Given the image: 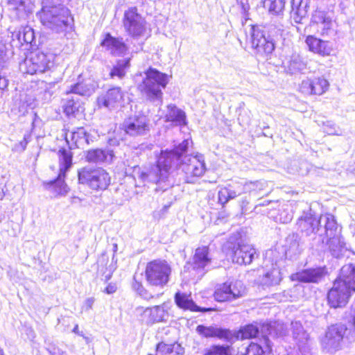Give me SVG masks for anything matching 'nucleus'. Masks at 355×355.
Returning <instances> with one entry per match:
<instances>
[{
  "label": "nucleus",
  "mask_w": 355,
  "mask_h": 355,
  "mask_svg": "<svg viewBox=\"0 0 355 355\" xmlns=\"http://www.w3.org/2000/svg\"><path fill=\"white\" fill-rule=\"evenodd\" d=\"M78 181L94 190H105L110 184V176L103 168L85 166L78 171Z\"/></svg>",
  "instance_id": "nucleus-6"
},
{
  "label": "nucleus",
  "mask_w": 355,
  "mask_h": 355,
  "mask_svg": "<svg viewBox=\"0 0 355 355\" xmlns=\"http://www.w3.org/2000/svg\"><path fill=\"white\" fill-rule=\"evenodd\" d=\"M150 311L153 323L165 320L166 317L168 315L164 304L150 307Z\"/></svg>",
  "instance_id": "nucleus-47"
},
{
  "label": "nucleus",
  "mask_w": 355,
  "mask_h": 355,
  "mask_svg": "<svg viewBox=\"0 0 355 355\" xmlns=\"http://www.w3.org/2000/svg\"><path fill=\"white\" fill-rule=\"evenodd\" d=\"M309 0H292L291 15L295 23H301L307 16Z\"/></svg>",
  "instance_id": "nucleus-29"
},
{
  "label": "nucleus",
  "mask_w": 355,
  "mask_h": 355,
  "mask_svg": "<svg viewBox=\"0 0 355 355\" xmlns=\"http://www.w3.org/2000/svg\"><path fill=\"white\" fill-rule=\"evenodd\" d=\"M242 187V184L237 183L235 185H230L227 187L229 200L235 198L242 193H244Z\"/></svg>",
  "instance_id": "nucleus-50"
},
{
  "label": "nucleus",
  "mask_w": 355,
  "mask_h": 355,
  "mask_svg": "<svg viewBox=\"0 0 355 355\" xmlns=\"http://www.w3.org/2000/svg\"><path fill=\"white\" fill-rule=\"evenodd\" d=\"M31 140V135L27 133L25 134L23 140L15 144L12 148V150L16 153H21L25 150L26 146Z\"/></svg>",
  "instance_id": "nucleus-52"
},
{
  "label": "nucleus",
  "mask_w": 355,
  "mask_h": 355,
  "mask_svg": "<svg viewBox=\"0 0 355 355\" xmlns=\"http://www.w3.org/2000/svg\"><path fill=\"white\" fill-rule=\"evenodd\" d=\"M35 106V98L30 94L21 96L20 105L19 110L20 112L25 113L28 109H33Z\"/></svg>",
  "instance_id": "nucleus-46"
},
{
  "label": "nucleus",
  "mask_w": 355,
  "mask_h": 355,
  "mask_svg": "<svg viewBox=\"0 0 355 355\" xmlns=\"http://www.w3.org/2000/svg\"><path fill=\"white\" fill-rule=\"evenodd\" d=\"M123 23L127 33L133 38L139 39L150 35V30L147 26L146 20L137 12L135 7L125 12Z\"/></svg>",
  "instance_id": "nucleus-7"
},
{
  "label": "nucleus",
  "mask_w": 355,
  "mask_h": 355,
  "mask_svg": "<svg viewBox=\"0 0 355 355\" xmlns=\"http://www.w3.org/2000/svg\"><path fill=\"white\" fill-rule=\"evenodd\" d=\"M293 338L295 340L302 355H311V340L309 334L304 329L300 321L291 324Z\"/></svg>",
  "instance_id": "nucleus-18"
},
{
  "label": "nucleus",
  "mask_w": 355,
  "mask_h": 355,
  "mask_svg": "<svg viewBox=\"0 0 355 355\" xmlns=\"http://www.w3.org/2000/svg\"><path fill=\"white\" fill-rule=\"evenodd\" d=\"M121 128L130 136H142L150 131L149 121L145 115H135L126 119Z\"/></svg>",
  "instance_id": "nucleus-15"
},
{
  "label": "nucleus",
  "mask_w": 355,
  "mask_h": 355,
  "mask_svg": "<svg viewBox=\"0 0 355 355\" xmlns=\"http://www.w3.org/2000/svg\"><path fill=\"white\" fill-rule=\"evenodd\" d=\"M114 157V153L110 149H92L87 151L85 159L86 161L90 163L110 164L112 162Z\"/></svg>",
  "instance_id": "nucleus-23"
},
{
  "label": "nucleus",
  "mask_w": 355,
  "mask_h": 355,
  "mask_svg": "<svg viewBox=\"0 0 355 355\" xmlns=\"http://www.w3.org/2000/svg\"><path fill=\"white\" fill-rule=\"evenodd\" d=\"M324 274V270L322 268H309L293 274L291 279L293 281L305 283H317L322 279Z\"/></svg>",
  "instance_id": "nucleus-22"
},
{
  "label": "nucleus",
  "mask_w": 355,
  "mask_h": 355,
  "mask_svg": "<svg viewBox=\"0 0 355 355\" xmlns=\"http://www.w3.org/2000/svg\"><path fill=\"white\" fill-rule=\"evenodd\" d=\"M57 55L49 51L31 52L20 63L19 69L23 73L35 74L43 73L53 67Z\"/></svg>",
  "instance_id": "nucleus-5"
},
{
  "label": "nucleus",
  "mask_w": 355,
  "mask_h": 355,
  "mask_svg": "<svg viewBox=\"0 0 355 355\" xmlns=\"http://www.w3.org/2000/svg\"><path fill=\"white\" fill-rule=\"evenodd\" d=\"M282 279L279 268L276 263H272L270 266L266 263H264L263 275L259 279L261 285L266 287L276 286Z\"/></svg>",
  "instance_id": "nucleus-20"
},
{
  "label": "nucleus",
  "mask_w": 355,
  "mask_h": 355,
  "mask_svg": "<svg viewBox=\"0 0 355 355\" xmlns=\"http://www.w3.org/2000/svg\"><path fill=\"white\" fill-rule=\"evenodd\" d=\"M336 280L349 287V290L352 292H355V265L349 264L343 266Z\"/></svg>",
  "instance_id": "nucleus-30"
},
{
  "label": "nucleus",
  "mask_w": 355,
  "mask_h": 355,
  "mask_svg": "<svg viewBox=\"0 0 355 355\" xmlns=\"http://www.w3.org/2000/svg\"><path fill=\"white\" fill-rule=\"evenodd\" d=\"M12 42L15 43L17 40L16 45H23L24 44H31L35 42V33L31 26H25L21 28L17 32L12 33Z\"/></svg>",
  "instance_id": "nucleus-33"
},
{
  "label": "nucleus",
  "mask_w": 355,
  "mask_h": 355,
  "mask_svg": "<svg viewBox=\"0 0 355 355\" xmlns=\"http://www.w3.org/2000/svg\"><path fill=\"white\" fill-rule=\"evenodd\" d=\"M59 157V174L56 180L48 183L49 187L52 188L59 195H65L69 191V188L64 181L65 173L71 167L72 153L70 150L61 149L58 151Z\"/></svg>",
  "instance_id": "nucleus-11"
},
{
  "label": "nucleus",
  "mask_w": 355,
  "mask_h": 355,
  "mask_svg": "<svg viewBox=\"0 0 355 355\" xmlns=\"http://www.w3.org/2000/svg\"><path fill=\"white\" fill-rule=\"evenodd\" d=\"M123 98V94L120 87H114L109 89L107 93L98 98L99 106L107 108H113L120 102Z\"/></svg>",
  "instance_id": "nucleus-28"
},
{
  "label": "nucleus",
  "mask_w": 355,
  "mask_h": 355,
  "mask_svg": "<svg viewBox=\"0 0 355 355\" xmlns=\"http://www.w3.org/2000/svg\"><path fill=\"white\" fill-rule=\"evenodd\" d=\"M324 131L328 134V135H338V131L336 130L335 127H334V125L333 124L331 126H330L329 128H325Z\"/></svg>",
  "instance_id": "nucleus-62"
},
{
  "label": "nucleus",
  "mask_w": 355,
  "mask_h": 355,
  "mask_svg": "<svg viewBox=\"0 0 355 355\" xmlns=\"http://www.w3.org/2000/svg\"><path fill=\"white\" fill-rule=\"evenodd\" d=\"M66 141L70 146L75 148H84L89 144L88 135L83 128H78L76 131L68 132L66 133Z\"/></svg>",
  "instance_id": "nucleus-26"
},
{
  "label": "nucleus",
  "mask_w": 355,
  "mask_h": 355,
  "mask_svg": "<svg viewBox=\"0 0 355 355\" xmlns=\"http://www.w3.org/2000/svg\"><path fill=\"white\" fill-rule=\"evenodd\" d=\"M351 293L349 287L336 279L327 295L328 303L333 308L343 307L348 302Z\"/></svg>",
  "instance_id": "nucleus-16"
},
{
  "label": "nucleus",
  "mask_w": 355,
  "mask_h": 355,
  "mask_svg": "<svg viewBox=\"0 0 355 355\" xmlns=\"http://www.w3.org/2000/svg\"><path fill=\"white\" fill-rule=\"evenodd\" d=\"M132 288L137 291L138 293L145 299H149L151 297L148 296L147 291L144 289L141 282L137 281L135 277H134L132 282Z\"/></svg>",
  "instance_id": "nucleus-53"
},
{
  "label": "nucleus",
  "mask_w": 355,
  "mask_h": 355,
  "mask_svg": "<svg viewBox=\"0 0 355 355\" xmlns=\"http://www.w3.org/2000/svg\"><path fill=\"white\" fill-rule=\"evenodd\" d=\"M136 311L137 314L140 315L141 320L147 324H153L150 308L148 307L144 309V307H138Z\"/></svg>",
  "instance_id": "nucleus-49"
},
{
  "label": "nucleus",
  "mask_w": 355,
  "mask_h": 355,
  "mask_svg": "<svg viewBox=\"0 0 355 355\" xmlns=\"http://www.w3.org/2000/svg\"><path fill=\"white\" fill-rule=\"evenodd\" d=\"M336 239L337 241L335 242L333 236L327 239L326 244L328 245L331 254L335 257H339L343 254L345 250V243L341 240L340 235L336 236Z\"/></svg>",
  "instance_id": "nucleus-42"
},
{
  "label": "nucleus",
  "mask_w": 355,
  "mask_h": 355,
  "mask_svg": "<svg viewBox=\"0 0 355 355\" xmlns=\"http://www.w3.org/2000/svg\"><path fill=\"white\" fill-rule=\"evenodd\" d=\"M169 81V76L156 69L149 67L145 71V78L139 89L150 101H162V92Z\"/></svg>",
  "instance_id": "nucleus-3"
},
{
  "label": "nucleus",
  "mask_w": 355,
  "mask_h": 355,
  "mask_svg": "<svg viewBox=\"0 0 355 355\" xmlns=\"http://www.w3.org/2000/svg\"><path fill=\"white\" fill-rule=\"evenodd\" d=\"M245 295V287L239 280L226 282L217 286L214 298L218 302L232 301Z\"/></svg>",
  "instance_id": "nucleus-13"
},
{
  "label": "nucleus",
  "mask_w": 355,
  "mask_h": 355,
  "mask_svg": "<svg viewBox=\"0 0 355 355\" xmlns=\"http://www.w3.org/2000/svg\"><path fill=\"white\" fill-rule=\"evenodd\" d=\"M171 268L165 260H154L149 262L145 270L146 279L153 286L163 287L169 281Z\"/></svg>",
  "instance_id": "nucleus-9"
},
{
  "label": "nucleus",
  "mask_w": 355,
  "mask_h": 355,
  "mask_svg": "<svg viewBox=\"0 0 355 355\" xmlns=\"http://www.w3.org/2000/svg\"><path fill=\"white\" fill-rule=\"evenodd\" d=\"M6 44L0 41V67L3 65V64L6 60Z\"/></svg>",
  "instance_id": "nucleus-57"
},
{
  "label": "nucleus",
  "mask_w": 355,
  "mask_h": 355,
  "mask_svg": "<svg viewBox=\"0 0 355 355\" xmlns=\"http://www.w3.org/2000/svg\"><path fill=\"white\" fill-rule=\"evenodd\" d=\"M218 202L223 205H224L229 201L228 192L227 190V187L222 188L218 191Z\"/></svg>",
  "instance_id": "nucleus-56"
},
{
  "label": "nucleus",
  "mask_w": 355,
  "mask_h": 355,
  "mask_svg": "<svg viewBox=\"0 0 355 355\" xmlns=\"http://www.w3.org/2000/svg\"><path fill=\"white\" fill-rule=\"evenodd\" d=\"M111 53L120 55L127 51V46L121 39L115 38L110 34H107L101 43Z\"/></svg>",
  "instance_id": "nucleus-32"
},
{
  "label": "nucleus",
  "mask_w": 355,
  "mask_h": 355,
  "mask_svg": "<svg viewBox=\"0 0 355 355\" xmlns=\"http://www.w3.org/2000/svg\"><path fill=\"white\" fill-rule=\"evenodd\" d=\"M212 257L207 246L198 248L193 256L192 261L184 268L191 272L194 277H202L211 268Z\"/></svg>",
  "instance_id": "nucleus-10"
},
{
  "label": "nucleus",
  "mask_w": 355,
  "mask_h": 355,
  "mask_svg": "<svg viewBox=\"0 0 355 355\" xmlns=\"http://www.w3.org/2000/svg\"><path fill=\"white\" fill-rule=\"evenodd\" d=\"M47 350L51 355H64V352L53 345H49Z\"/></svg>",
  "instance_id": "nucleus-58"
},
{
  "label": "nucleus",
  "mask_w": 355,
  "mask_h": 355,
  "mask_svg": "<svg viewBox=\"0 0 355 355\" xmlns=\"http://www.w3.org/2000/svg\"><path fill=\"white\" fill-rule=\"evenodd\" d=\"M329 87L328 80L323 76L306 78L299 85V90L305 95H322Z\"/></svg>",
  "instance_id": "nucleus-17"
},
{
  "label": "nucleus",
  "mask_w": 355,
  "mask_h": 355,
  "mask_svg": "<svg viewBox=\"0 0 355 355\" xmlns=\"http://www.w3.org/2000/svg\"><path fill=\"white\" fill-rule=\"evenodd\" d=\"M203 355H231L229 346L212 345L204 350Z\"/></svg>",
  "instance_id": "nucleus-48"
},
{
  "label": "nucleus",
  "mask_w": 355,
  "mask_h": 355,
  "mask_svg": "<svg viewBox=\"0 0 355 355\" xmlns=\"http://www.w3.org/2000/svg\"><path fill=\"white\" fill-rule=\"evenodd\" d=\"M293 218V214L291 211H287L286 209H284L283 211L279 216V218L277 219L282 223H288L291 221Z\"/></svg>",
  "instance_id": "nucleus-55"
},
{
  "label": "nucleus",
  "mask_w": 355,
  "mask_h": 355,
  "mask_svg": "<svg viewBox=\"0 0 355 355\" xmlns=\"http://www.w3.org/2000/svg\"><path fill=\"white\" fill-rule=\"evenodd\" d=\"M284 67L290 74L305 73L309 69L306 60L298 54H293Z\"/></svg>",
  "instance_id": "nucleus-27"
},
{
  "label": "nucleus",
  "mask_w": 355,
  "mask_h": 355,
  "mask_svg": "<svg viewBox=\"0 0 355 355\" xmlns=\"http://www.w3.org/2000/svg\"><path fill=\"white\" fill-rule=\"evenodd\" d=\"M67 97L64 99L63 109L67 116L75 114L80 108V103L77 98L66 92Z\"/></svg>",
  "instance_id": "nucleus-41"
},
{
  "label": "nucleus",
  "mask_w": 355,
  "mask_h": 355,
  "mask_svg": "<svg viewBox=\"0 0 355 355\" xmlns=\"http://www.w3.org/2000/svg\"><path fill=\"white\" fill-rule=\"evenodd\" d=\"M73 332L78 334L79 336H83V332H80L78 330V325L76 324L74 328L73 329Z\"/></svg>",
  "instance_id": "nucleus-63"
},
{
  "label": "nucleus",
  "mask_w": 355,
  "mask_h": 355,
  "mask_svg": "<svg viewBox=\"0 0 355 355\" xmlns=\"http://www.w3.org/2000/svg\"><path fill=\"white\" fill-rule=\"evenodd\" d=\"M297 225L302 233L309 236L313 234H319L322 236L323 234L320 225V216L318 218L311 209L304 211L298 218Z\"/></svg>",
  "instance_id": "nucleus-14"
},
{
  "label": "nucleus",
  "mask_w": 355,
  "mask_h": 355,
  "mask_svg": "<svg viewBox=\"0 0 355 355\" xmlns=\"http://www.w3.org/2000/svg\"><path fill=\"white\" fill-rule=\"evenodd\" d=\"M180 164L178 170H181L182 173H184V182H192V178L200 177L205 171V164L202 155L182 156Z\"/></svg>",
  "instance_id": "nucleus-12"
},
{
  "label": "nucleus",
  "mask_w": 355,
  "mask_h": 355,
  "mask_svg": "<svg viewBox=\"0 0 355 355\" xmlns=\"http://www.w3.org/2000/svg\"><path fill=\"white\" fill-rule=\"evenodd\" d=\"M165 118L166 121L172 122L175 125H184L186 124L185 112L175 105H168Z\"/></svg>",
  "instance_id": "nucleus-36"
},
{
  "label": "nucleus",
  "mask_w": 355,
  "mask_h": 355,
  "mask_svg": "<svg viewBox=\"0 0 355 355\" xmlns=\"http://www.w3.org/2000/svg\"><path fill=\"white\" fill-rule=\"evenodd\" d=\"M8 81L5 77L0 76V90H3L8 86Z\"/></svg>",
  "instance_id": "nucleus-61"
},
{
  "label": "nucleus",
  "mask_w": 355,
  "mask_h": 355,
  "mask_svg": "<svg viewBox=\"0 0 355 355\" xmlns=\"http://www.w3.org/2000/svg\"><path fill=\"white\" fill-rule=\"evenodd\" d=\"M235 334L234 341L241 338L250 339L255 338L259 332V327L257 324H250L241 328L239 331H233Z\"/></svg>",
  "instance_id": "nucleus-40"
},
{
  "label": "nucleus",
  "mask_w": 355,
  "mask_h": 355,
  "mask_svg": "<svg viewBox=\"0 0 355 355\" xmlns=\"http://www.w3.org/2000/svg\"><path fill=\"white\" fill-rule=\"evenodd\" d=\"M175 302L178 307L184 310H189L196 312H207L214 309L209 308H200L197 306L191 297L190 295L178 292L175 295Z\"/></svg>",
  "instance_id": "nucleus-25"
},
{
  "label": "nucleus",
  "mask_w": 355,
  "mask_h": 355,
  "mask_svg": "<svg viewBox=\"0 0 355 355\" xmlns=\"http://www.w3.org/2000/svg\"><path fill=\"white\" fill-rule=\"evenodd\" d=\"M324 223V235L325 238L329 237L334 238V241H336V236L340 235V230L338 228V224L335 220V218L331 214H325L320 216V223Z\"/></svg>",
  "instance_id": "nucleus-34"
},
{
  "label": "nucleus",
  "mask_w": 355,
  "mask_h": 355,
  "mask_svg": "<svg viewBox=\"0 0 355 355\" xmlns=\"http://www.w3.org/2000/svg\"><path fill=\"white\" fill-rule=\"evenodd\" d=\"M311 20L313 23L318 24V30L321 35L330 36L334 34V22L324 11L316 10L312 15Z\"/></svg>",
  "instance_id": "nucleus-21"
},
{
  "label": "nucleus",
  "mask_w": 355,
  "mask_h": 355,
  "mask_svg": "<svg viewBox=\"0 0 355 355\" xmlns=\"http://www.w3.org/2000/svg\"><path fill=\"white\" fill-rule=\"evenodd\" d=\"M130 59L119 60L113 66L110 72V76L112 78H118L119 79L123 78L125 73L126 69L130 66Z\"/></svg>",
  "instance_id": "nucleus-43"
},
{
  "label": "nucleus",
  "mask_w": 355,
  "mask_h": 355,
  "mask_svg": "<svg viewBox=\"0 0 355 355\" xmlns=\"http://www.w3.org/2000/svg\"><path fill=\"white\" fill-rule=\"evenodd\" d=\"M109 261L108 256L106 254H102L98 259V271L102 273L106 281L109 280L116 269L115 263L112 262L107 266Z\"/></svg>",
  "instance_id": "nucleus-39"
},
{
  "label": "nucleus",
  "mask_w": 355,
  "mask_h": 355,
  "mask_svg": "<svg viewBox=\"0 0 355 355\" xmlns=\"http://www.w3.org/2000/svg\"><path fill=\"white\" fill-rule=\"evenodd\" d=\"M64 0H43L37 15L43 26L55 33L64 32L71 20L69 10L63 6Z\"/></svg>",
  "instance_id": "nucleus-2"
},
{
  "label": "nucleus",
  "mask_w": 355,
  "mask_h": 355,
  "mask_svg": "<svg viewBox=\"0 0 355 355\" xmlns=\"http://www.w3.org/2000/svg\"><path fill=\"white\" fill-rule=\"evenodd\" d=\"M95 90V85L90 80L78 82L70 87L66 92L71 95L90 96Z\"/></svg>",
  "instance_id": "nucleus-35"
},
{
  "label": "nucleus",
  "mask_w": 355,
  "mask_h": 355,
  "mask_svg": "<svg viewBox=\"0 0 355 355\" xmlns=\"http://www.w3.org/2000/svg\"><path fill=\"white\" fill-rule=\"evenodd\" d=\"M288 247L286 254L291 255H297L301 253L302 250L300 239L297 234H293L287 238Z\"/></svg>",
  "instance_id": "nucleus-45"
},
{
  "label": "nucleus",
  "mask_w": 355,
  "mask_h": 355,
  "mask_svg": "<svg viewBox=\"0 0 355 355\" xmlns=\"http://www.w3.org/2000/svg\"><path fill=\"white\" fill-rule=\"evenodd\" d=\"M10 9L15 11L18 18H24L33 10L34 5L31 0H9Z\"/></svg>",
  "instance_id": "nucleus-31"
},
{
  "label": "nucleus",
  "mask_w": 355,
  "mask_h": 355,
  "mask_svg": "<svg viewBox=\"0 0 355 355\" xmlns=\"http://www.w3.org/2000/svg\"><path fill=\"white\" fill-rule=\"evenodd\" d=\"M306 44L311 51L322 56L329 55L332 52V47L329 42L324 41L312 35L306 39Z\"/></svg>",
  "instance_id": "nucleus-24"
},
{
  "label": "nucleus",
  "mask_w": 355,
  "mask_h": 355,
  "mask_svg": "<svg viewBox=\"0 0 355 355\" xmlns=\"http://www.w3.org/2000/svg\"><path fill=\"white\" fill-rule=\"evenodd\" d=\"M55 85V83H47L46 85V89H52L53 87H54Z\"/></svg>",
  "instance_id": "nucleus-64"
},
{
  "label": "nucleus",
  "mask_w": 355,
  "mask_h": 355,
  "mask_svg": "<svg viewBox=\"0 0 355 355\" xmlns=\"http://www.w3.org/2000/svg\"><path fill=\"white\" fill-rule=\"evenodd\" d=\"M280 31L279 27L276 28L274 25H270L268 28L269 35L266 37L263 27L257 25L251 26V44L258 56L268 59L275 50L274 39L279 36Z\"/></svg>",
  "instance_id": "nucleus-4"
},
{
  "label": "nucleus",
  "mask_w": 355,
  "mask_h": 355,
  "mask_svg": "<svg viewBox=\"0 0 355 355\" xmlns=\"http://www.w3.org/2000/svg\"><path fill=\"white\" fill-rule=\"evenodd\" d=\"M117 290V286L116 284L110 283L109 284L105 289V292L107 294L114 293Z\"/></svg>",
  "instance_id": "nucleus-60"
},
{
  "label": "nucleus",
  "mask_w": 355,
  "mask_h": 355,
  "mask_svg": "<svg viewBox=\"0 0 355 355\" xmlns=\"http://www.w3.org/2000/svg\"><path fill=\"white\" fill-rule=\"evenodd\" d=\"M263 4L270 14L279 16L283 13L285 0H264Z\"/></svg>",
  "instance_id": "nucleus-44"
},
{
  "label": "nucleus",
  "mask_w": 355,
  "mask_h": 355,
  "mask_svg": "<svg viewBox=\"0 0 355 355\" xmlns=\"http://www.w3.org/2000/svg\"><path fill=\"white\" fill-rule=\"evenodd\" d=\"M263 186V183L257 181L254 182H250L245 183V184H243L242 188L243 189L244 193H259L262 189Z\"/></svg>",
  "instance_id": "nucleus-51"
},
{
  "label": "nucleus",
  "mask_w": 355,
  "mask_h": 355,
  "mask_svg": "<svg viewBox=\"0 0 355 355\" xmlns=\"http://www.w3.org/2000/svg\"><path fill=\"white\" fill-rule=\"evenodd\" d=\"M159 355H180L183 354L184 348L178 343L166 344L163 342L157 345Z\"/></svg>",
  "instance_id": "nucleus-38"
},
{
  "label": "nucleus",
  "mask_w": 355,
  "mask_h": 355,
  "mask_svg": "<svg viewBox=\"0 0 355 355\" xmlns=\"http://www.w3.org/2000/svg\"><path fill=\"white\" fill-rule=\"evenodd\" d=\"M261 332L272 337H282L287 334V330L284 324L279 321L263 324L261 327Z\"/></svg>",
  "instance_id": "nucleus-37"
},
{
  "label": "nucleus",
  "mask_w": 355,
  "mask_h": 355,
  "mask_svg": "<svg viewBox=\"0 0 355 355\" xmlns=\"http://www.w3.org/2000/svg\"><path fill=\"white\" fill-rule=\"evenodd\" d=\"M263 350L260 345L256 343H251L247 348V355H263Z\"/></svg>",
  "instance_id": "nucleus-54"
},
{
  "label": "nucleus",
  "mask_w": 355,
  "mask_h": 355,
  "mask_svg": "<svg viewBox=\"0 0 355 355\" xmlns=\"http://www.w3.org/2000/svg\"><path fill=\"white\" fill-rule=\"evenodd\" d=\"M189 143L188 139H184L175 149L162 150L157 164L152 166L148 171L142 172L141 178L144 181L147 180L157 184L164 183L169 187L175 184H180L181 178L177 180L175 176L179 174L176 170L180 166V161L183 154L187 152Z\"/></svg>",
  "instance_id": "nucleus-1"
},
{
  "label": "nucleus",
  "mask_w": 355,
  "mask_h": 355,
  "mask_svg": "<svg viewBox=\"0 0 355 355\" xmlns=\"http://www.w3.org/2000/svg\"><path fill=\"white\" fill-rule=\"evenodd\" d=\"M223 251L234 263L238 264H250L256 254V250L250 245L236 242V239L231 237L224 244Z\"/></svg>",
  "instance_id": "nucleus-8"
},
{
  "label": "nucleus",
  "mask_w": 355,
  "mask_h": 355,
  "mask_svg": "<svg viewBox=\"0 0 355 355\" xmlns=\"http://www.w3.org/2000/svg\"><path fill=\"white\" fill-rule=\"evenodd\" d=\"M196 332L202 337L218 338L229 343L234 342L235 334L227 329H223L216 326H205L200 324L196 327Z\"/></svg>",
  "instance_id": "nucleus-19"
},
{
  "label": "nucleus",
  "mask_w": 355,
  "mask_h": 355,
  "mask_svg": "<svg viewBox=\"0 0 355 355\" xmlns=\"http://www.w3.org/2000/svg\"><path fill=\"white\" fill-rule=\"evenodd\" d=\"M94 302L95 299L94 297H89L86 299L84 302L83 308L85 309L86 311L92 309Z\"/></svg>",
  "instance_id": "nucleus-59"
}]
</instances>
